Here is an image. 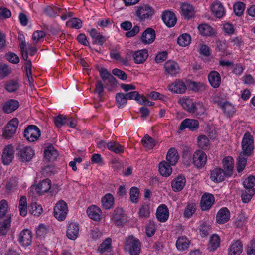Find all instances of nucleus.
Masks as SVG:
<instances>
[{"mask_svg": "<svg viewBox=\"0 0 255 255\" xmlns=\"http://www.w3.org/2000/svg\"><path fill=\"white\" fill-rule=\"evenodd\" d=\"M250 155H246L245 153L241 152L237 163V171L238 172H242L245 167L247 163V158Z\"/></svg>", "mask_w": 255, "mask_h": 255, "instance_id": "45", "label": "nucleus"}, {"mask_svg": "<svg viewBox=\"0 0 255 255\" xmlns=\"http://www.w3.org/2000/svg\"><path fill=\"white\" fill-rule=\"evenodd\" d=\"M17 241L24 248L30 246L32 241V233L28 229L21 230L17 235Z\"/></svg>", "mask_w": 255, "mask_h": 255, "instance_id": "6", "label": "nucleus"}, {"mask_svg": "<svg viewBox=\"0 0 255 255\" xmlns=\"http://www.w3.org/2000/svg\"><path fill=\"white\" fill-rule=\"evenodd\" d=\"M242 251V245L239 241H236L230 246L228 255H240Z\"/></svg>", "mask_w": 255, "mask_h": 255, "instance_id": "38", "label": "nucleus"}, {"mask_svg": "<svg viewBox=\"0 0 255 255\" xmlns=\"http://www.w3.org/2000/svg\"><path fill=\"white\" fill-rule=\"evenodd\" d=\"M11 225V220L8 217L0 222V233L2 235H6L8 232Z\"/></svg>", "mask_w": 255, "mask_h": 255, "instance_id": "49", "label": "nucleus"}, {"mask_svg": "<svg viewBox=\"0 0 255 255\" xmlns=\"http://www.w3.org/2000/svg\"><path fill=\"white\" fill-rule=\"evenodd\" d=\"M66 24L68 26L76 29H80L82 26L81 20L77 18H71L67 22Z\"/></svg>", "mask_w": 255, "mask_h": 255, "instance_id": "58", "label": "nucleus"}, {"mask_svg": "<svg viewBox=\"0 0 255 255\" xmlns=\"http://www.w3.org/2000/svg\"><path fill=\"white\" fill-rule=\"evenodd\" d=\"M162 19L165 25L168 27H173L177 22V18L175 14L169 10L163 12Z\"/></svg>", "mask_w": 255, "mask_h": 255, "instance_id": "20", "label": "nucleus"}, {"mask_svg": "<svg viewBox=\"0 0 255 255\" xmlns=\"http://www.w3.org/2000/svg\"><path fill=\"white\" fill-rule=\"evenodd\" d=\"M230 213L229 210L225 207L222 208L218 212L216 215V221L219 224H224L229 221Z\"/></svg>", "mask_w": 255, "mask_h": 255, "instance_id": "26", "label": "nucleus"}, {"mask_svg": "<svg viewBox=\"0 0 255 255\" xmlns=\"http://www.w3.org/2000/svg\"><path fill=\"white\" fill-rule=\"evenodd\" d=\"M213 14L217 18H221L225 14V10L222 4L218 1L214 2L210 6Z\"/></svg>", "mask_w": 255, "mask_h": 255, "instance_id": "29", "label": "nucleus"}, {"mask_svg": "<svg viewBox=\"0 0 255 255\" xmlns=\"http://www.w3.org/2000/svg\"><path fill=\"white\" fill-rule=\"evenodd\" d=\"M116 102L119 108H121L125 107L127 103V98L126 95L122 93L117 94L116 96Z\"/></svg>", "mask_w": 255, "mask_h": 255, "instance_id": "53", "label": "nucleus"}, {"mask_svg": "<svg viewBox=\"0 0 255 255\" xmlns=\"http://www.w3.org/2000/svg\"><path fill=\"white\" fill-rule=\"evenodd\" d=\"M67 204L63 200L58 201L54 207L53 216L59 221H64L68 214Z\"/></svg>", "mask_w": 255, "mask_h": 255, "instance_id": "3", "label": "nucleus"}, {"mask_svg": "<svg viewBox=\"0 0 255 255\" xmlns=\"http://www.w3.org/2000/svg\"><path fill=\"white\" fill-rule=\"evenodd\" d=\"M155 37V31L151 28H148L142 33L141 41L144 44H150L154 41Z\"/></svg>", "mask_w": 255, "mask_h": 255, "instance_id": "21", "label": "nucleus"}, {"mask_svg": "<svg viewBox=\"0 0 255 255\" xmlns=\"http://www.w3.org/2000/svg\"><path fill=\"white\" fill-rule=\"evenodd\" d=\"M196 102L193 98L188 96H183L178 100V103L183 108L190 113L194 112V107L195 106Z\"/></svg>", "mask_w": 255, "mask_h": 255, "instance_id": "15", "label": "nucleus"}, {"mask_svg": "<svg viewBox=\"0 0 255 255\" xmlns=\"http://www.w3.org/2000/svg\"><path fill=\"white\" fill-rule=\"evenodd\" d=\"M14 147L11 144L7 145L4 147L2 155V161L4 165H8L11 162L14 157Z\"/></svg>", "mask_w": 255, "mask_h": 255, "instance_id": "14", "label": "nucleus"}, {"mask_svg": "<svg viewBox=\"0 0 255 255\" xmlns=\"http://www.w3.org/2000/svg\"><path fill=\"white\" fill-rule=\"evenodd\" d=\"M186 180L184 176L178 175L171 182V187L173 191H181L185 186Z\"/></svg>", "mask_w": 255, "mask_h": 255, "instance_id": "16", "label": "nucleus"}, {"mask_svg": "<svg viewBox=\"0 0 255 255\" xmlns=\"http://www.w3.org/2000/svg\"><path fill=\"white\" fill-rule=\"evenodd\" d=\"M125 249L128 251L130 255H139L141 251V243L133 236H129L126 239Z\"/></svg>", "mask_w": 255, "mask_h": 255, "instance_id": "2", "label": "nucleus"}, {"mask_svg": "<svg viewBox=\"0 0 255 255\" xmlns=\"http://www.w3.org/2000/svg\"><path fill=\"white\" fill-rule=\"evenodd\" d=\"M199 126V123L198 120L186 118L181 123L179 129L183 130L185 129H188L191 131H195L198 128Z\"/></svg>", "mask_w": 255, "mask_h": 255, "instance_id": "12", "label": "nucleus"}, {"mask_svg": "<svg viewBox=\"0 0 255 255\" xmlns=\"http://www.w3.org/2000/svg\"><path fill=\"white\" fill-rule=\"evenodd\" d=\"M222 165L227 176H231L234 167V161L233 157L230 156L224 157L222 160Z\"/></svg>", "mask_w": 255, "mask_h": 255, "instance_id": "24", "label": "nucleus"}, {"mask_svg": "<svg viewBox=\"0 0 255 255\" xmlns=\"http://www.w3.org/2000/svg\"><path fill=\"white\" fill-rule=\"evenodd\" d=\"M179 154L174 148H170L166 155V161L171 165L175 166L179 160Z\"/></svg>", "mask_w": 255, "mask_h": 255, "instance_id": "31", "label": "nucleus"}, {"mask_svg": "<svg viewBox=\"0 0 255 255\" xmlns=\"http://www.w3.org/2000/svg\"><path fill=\"white\" fill-rule=\"evenodd\" d=\"M194 112L192 114H195L197 116H201L206 113V108L202 103L196 102L194 107Z\"/></svg>", "mask_w": 255, "mask_h": 255, "instance_id": "54", "label": "nucleus"}, {"mask_svg": "<svg viewBox=\"0 0 255 255\" xmlns=\"http://www.w3.org/2000/svg\"><path fill=\"white\" fill-rule=\"evenodd\" d=\"M142 143L147 150L152 149L157 144V142L148 135L142 138Z\"/></svg>", "mask_w": 255, "mask_h": 255, "instance_id": "43", "label": "nucleus"}, {"mask_svg": "<svg viewBox=\"0 0 255 255\" xmlns=\"http://www.w3.org/2000/svg\"><path fill=\"white\" fill-rule=\"evenodd\" d=\"M168 90L173 93L183 94L187 90V86L185 83L180 80H176L168 86Z\"/></svg>", "mask_w": 255, "mask_h": 255, "instance_id": "11", "label": "nucleus"}, {"mask_svg": "<svg viewBox=\"0 0 255 255\" xmlns=\"http://www.w3.org/2000/svg\"><path fill=\"white\" fill-rule=\"evenodd\" d=\"M154 14L153 9L147 5L139 7L136 11V15L141 20H144L151 17Z\"/></svg>", "mask_w": 255, "mask_h": 255, "instance_id": "13", "label": "nucleus"}, {"mask_svg": "<svg viewBox=\"0 0 255 255\" xmlns=\"http://www.w3.org/2000/svg\"><path fill=\"white\" fill-rule=\"evenodd\" d=\"M102 207L105 209H110L114 203V198L112 194H106L101 199Z\"/></svg>", "mask_w": 255, "mask_h": 255, "instance_id": "40", "label": "nucleus"}, {"mask_svg": "<svg viewBox=\"0 0 255 255\" xmlns=\"http://www.w3.org/2000/svg\"><path fill=\"white\" fill-rule=\"evenodd\" d=\"M100 74L101 78L104 80H108L109 82L112 83H115V78L106 69L101 68L100 70Z\"/></svg>", "mask_w": 255, "mask_h": 255, "instance_id": "59", "label": "nucleus"}, {"mask_svg": "<svg viewBox=\"0 0 255 255\" xmlns=\"http://www.w3.org/2000/svg\"><path fill=\"white\" fill-rule=\"evenodd\" d=\"M112 239L110 238L106 239L99 246L98 251L103 253L105 252H109L111 249Z\"/></svg>", "mask_w": 255, "mask_h": 255, "instance_id": "50", "label": "nucleus"}, {"mask_svg": "<svg viewBox=\"0 0 255 255\" xmlns=\"http://www.w3.org/2000/svg\"><path fill=\"white\" fill-rule=\"evenodd\" d=\"M51 187V182L50 179L46 178L40 181L37 184L31 186L30 192L32 194L42 195L48 191Z\"/></svg>", "mask_w": 255, "mask_h": 255, "instance_id": "4", "label": "nucleus"}, {"mask_svg": "<svg viewBox=\"0 0 255 255\" xmlns=\"http://www.w3.org/2000/svg\"><path fill=\"white\" fill-rule=\"evenodd\" d=\"M207 156L201 150L196 151L193 155V163L198 169L202 168L206 164Z\"/></svg>", "mask_w": 255, "mask_h": 255, "instance_id": "9", "label": "nucleus"}, {"mask_svg": "<svg viewBox=\"0 0 255 255\" xmlns=\"http://www.w3.org/2000/svg\"><path fill=\"white\" fill-rule=\"evenodd\" d=\"M196 204L194 203H188L183 212V217L185 218H191L196 211Z\"/></svg>", "mask_w": 255, "mask_h": 255, "instance_id": "42", "label": "nucleus"}, {"mask_svg": "<svg viewBox=\"0 0 255 255\" xmlns=\"http://www.w3.org/2000/svg\"><path fill=\"white\" fill-rule=\"evenodd\" d=\"M198 29L200 34L206 36H211L215 34V30L210 25L202 24L198 26Z\"/></svg>", "mask_w": 255, "mask_h": 255, "instance_id": "36", "label": "nucleus"}, {"mask_svg": "<svg viewBox=\"0 0 255 255\" xmlns=\"http://www.w3.org/2000/svg\"><path fill=\"white\" fill-rule=\"evenodd\" d=\"M53 122L57 128H60L68 123L67 117L60 115L54 118Z\"/></svg>", "mask_w": 255, "mask_h": 255, "instance_id": "56", "label": "nucleus"}, {"mask_svg": "<svg viewBox=\"0 0 255 255\" xmlns=\"http://www.w3.org/2000/svg\"><path fill=\"white\" fill-rule=\"evenodd\" d=\"M23 135L25 139L29 142L36 141L41 136V131L35 125H29L24 129Z\"/></svg>", "mask_w": 255, "mask_h": 255, "instance_id": "5", "label": "nucleus"}, {"mask_svg": "<svg viewBox=\"0 0 255 255\" xmlns=\"http://www.w3.org/2000/svg\"><path fill=\"white\" fill-rule=\"evenodd\" d=\"M21 51L23 59L25 61V69H31L32 64L29 60H28L27 51L25 47V43L22 42L21 44Z\"/></svg>", "mask_w": 255, "mask_h": 255, "instance_id": "52", "label": "nucleus"}, {"mask_svg": "<svg viewBox=\"0 0 255 255\" xmlns=\"http://www.w3.org/2000/svg\"><path fill=\"white\" fill-rule=\"evenodd\" d=\"M169 216L168 207L165 204H161L157 209L156 217L158 220L161 222H166Z\"/></svg>", "mask_w": 255, "mask_h": 255, "instance_id": "23", "label": "nucleus"}, {"mask_svg": "<svg viewBox=\"0 0 255 255\" xmlns=\"http://www.w3.org/2000/svg\"><path fill=\"white\" fill-rule=\"evenodd\" d=\"M45 33L41 30L35 31L32 35V40L34 44H37L45 37Z\"/></svg>", "mask_w": 255, "mask_h": 255, "instance_id": "64", "label": "nucleus"}, {"mask_svg": "<svg viewBox=\"0 0 255 255\" xmlns=\"http://www.w3.org/2000/svg\"><path fill=\"white\" fill-rule=\"evenodd\" d=\"M87 213L88 217L94 221H99L101 219V210L96 205H92L89 207L87 210Z\"/></svg>", "mask_w": 255, "mask_h": 255, "instance_id": "22", "label": "nucleus"}, {"mask_svg": "<svg viewBox=\"0 0 255 255\" xmlns=\"http://www.w3.org/2000/svg\"><path fill=\"white\" fill-rule=\"evenodd\" d=\"M43 212L42 206L36 202L31 204L29 207V212L36 216H40Z\"/></svg>", "mask_w": 255, "mask_h": 255, "instance_id": "51", "label": "nucleus"}, {"mask_svg": "<svg viewBox=\"0 0 255 255\" xmlns=\"http://www.w3.org/2000/svg\"><path fill=\"white\" fill-rule=\"evenodd\" d=\"M18 209L20 215L23 217H25L27 213V199L23 196H21L19 201Z\"/></svg>", "mask_w": 255, "mask_h": 255, "instance_id": "44", "label": "nucleus"}, {"mask_svg": "<svg viewBox=\"0 0 255 255\" xmlns=\"http://www.w3.org/2000/svg\"><path fill=\"white\" fill-rule=\"evenodd\" d=\"M19 106L18 101L10 99L5 102L3 105V110L6 113H10L16 110Z\"/></svg>", "mask_w": 255, "mask_h": 255, "instance_id": "32", "label": "nucleus"}, {"mask_svg": "<svg viewBox=\"0 0 255 255\" xmlns=\"http://www.w3.org/2000/svg\"><path fill=\"white\" fill-rule=\"evenodd\" d=\"M108 149L116 154L124 152V147L115 141H109Z\"/></svg>", "mask_w": 255, "mask_h": 255, "instance_id": "46", "label": "nucleus"}, {"mask_svg": "<svg viewBox=\"0 0 255 255\" xmlns=\"http://www.w3.org/2000/svg\"><path fill=\"white\" fill-rule=\"evenodd\" d=\"M164 68L166 73L171 76H175L180 72L178 64L174 61L168 60L165 62Z\"/></svg>", "mask_w": 255, "mask_h": 255, "instance_id": "19", "label": "nucleus"}, {"mask_svg": "<svg viewBox=\"0 0 255 255\" xmlns=\"http://www.w3.org/2000/svg\"><path fill=\"white\" fill-rule=\"evenodd\" d=\"M215 202V197L211 193H205L201 198L200 202L201 209L203 211L209 210Z\"/></svg>", "mask_w": 255, "mask_h": 255, "instance_id": "10", "label": "nucleus"}, {"mask_svg": "<svg viewBox=\"0 0 255 255\" xmlns=\"http://www.w3.org/2000/svg\"><path fill=\"white\" fill-rule=\"evenodd\" d=\"M102 236V232L97 228L91 229L89 232V239L95 241L100 239Z\"/></svg>", "mask_w": 255, "mask_h": 255, "instance_id": "60", "label": "nucleus"}, {"mask_svg": "<svg viewBox=\"0 0 255 255\" xmlns=\"http://www.w3.org/2000/svg\"><path fill=\"white\" fill-rule=\"evenodd\" d=\"M57 150L52 146H48L44 149V157L49 161H54L58 157Z\"/></svg>", "mask_w": 255, "mask_h": 255, "instance_id": "33", "label": "nucleus"}, {"mask_svg": "<svg viewBox=\"0 0 255 255\" xmlns=\"http://www.w3.org/2000/svg\"><path fill=\"white\" fill-rule=\"evenodd\" d=\"M190 243V240L186 236H182L177 240L176 246L179 251H184L188 249Z\"/></svg>", "mask_w": 255, "mask_h": 255, "instance_id": "34", "label": "nucleus"}, {"mask_svg": "<svg viewBox=\"0 0 255 255\" xmlns=\"http://www.w3.org/2000/svg\"><path fill=\"white\" fill-rule=\"evenodd\" d=\"M150 214L149 206L148 205H142L138 212L139 216L141 218H148Z\"/></svg>", "mask_w": 255, "mask_h": 255, "instance_id": "63", "label": "nucleus"}, {"mask_svg": "<svg viewBox=\"0 0 255 255\" xmlns=\"http://www.w3.org/2000/svg\"><path fill=\"white\" fill-rule=\"evenodd\" d=\"M148 57V52L146 49H142L135 52L133 54L134 62L141 64L145 62Z\"/></svg>", "mask_w": 255, "mask_h": 255, "instance_id": "28", "label": "nucleus"}, {"mask_svg": "<svg viewBox=\"0 0 255 255\" xmlns=\"http://www.w3.org/2000/svg\"><path fill=\"white\" fill-rule=\"evenodd\" d=\"M220 242V237L217 234H213L210 238L208 249L210 251L216 250L219 247Z\"/></svg>", "mask_w": 255, "mask_h": 255, "instance_id": "37", "label": "nucleus"}, {"mask_svg": "<svg viewBox=\"0 0 255 255\" xmlns=\"http://www.w3.org/2000/svg\"><path fill=\"white\" fill-rule=\"evenodd\" d=\"M197 144L200 148L205 150L209 148L210 146V142L208 138L204 135H201L198 136Z\"/></svg>", "mask_w": 255, "mask_h": 255, "instance_id": "47", "label": "nucleus"}, {"mask_svg": "<svg viewBox=\"0 0 255 255\" xmlns=\"http://www.w3.org/2000/svg\"><path fill=\"white\" fill-rule=\"evenodd\" d=\"M4 87L9 92H13L18 89L19 84L17 80H9L6 82Z\"/></svg>", "mask_w": 255, "mask_h": 255, "instance_id": "48", "label": "nucleus"}, {"mask_svg": "<svg viewBox=\"0 0 255 255\" xmlns=\"http://www.w3.org/2000/svg\"><path fill=\"white\" fill-rule=\"evenodd\" d=\"M217 104L226 114L230 116L234 113L235 108L234 106L229 102L218 101Z\"/></svg>", "mask_w": 255, "mask_h": 255, "instance_id": "39", "label": "nucleus"}, {"mask_svg": "<svg viewBox=\"0 0 255 255\" xmlns=\"http://www.w3.org/2000/svg\"><path fill=\"white\" fill-rule=\"evenodd\" d=\"M50 228L44 224H39L35 230L36 238L40 239H43L49 233Z\"/></svg>", "mask_w": 255, "mask_h": 255, "instance_id": "35", "label": "nucleus"}, {"mask_svg": "<svg viewBox=\"0 0 255 255\" xmlns=\"http://www.w3.org/2000/svg\"><path fill=\"white\" fill-rule=\"evenodd\" d=\"M172 165L166 161H161L158 165V170L160 175L164 177H169L172 173Z\"/></svg>", "mask_w": 255, "mask_h": 255, "instance_id": "25", "label": "nucleus"}, {"mask_svg": "<svg viewBox=\"0 0 255 255\" xmlns=\"http://www.w3.org/2000/svg\"><path fill=\"white\" fill-rule=\"evenodd\" d=\"M254 140L253 136L250 133H246L242 141L241 152L245 153L246 155H251L254 149Z\"/></svg>", "mask_w": 255, "mask_h": 255, "instance_id": "7", "label": "nucleus"}, {"mask_svg": "<svg viewBox=\"0 0 255 255\" xmlns=\"http://www.w3.org/2000/svg\"><path fill=\"white\" fill-rule=\"evenodd\" d=\"M191 42V36L187 33L181 34L177 38V43L181 47H185L189 46Z\"/></svg>", "mask_w": 255, "mask_h": 255, "instance_id": "41", "label": "nucleus"}, {"mask_svg": "<svg viewBox=\"0 0 255 255\" xmlns=\"http://www.w3.org/2000/svg\"><path fill=\"white\" fill-rule=\"evenodd\" d=\"M255 193L254 189L245 190L242 194V200L244 203H248Z\"/></svg>", "mask_w": 255, "mask_h": 255, "instance_id": "61", "label": "nucleus"}, {"mask_svg": "<svg viewBox=\"0 0 255 255\" xmlns=\"http://www.w3.org/2000/svg\"><path fill=\"white\" fill-rule=\"evenodd\" d=\"M208 77L210 84L213 88H217L220 86L221 79L220 75L218 72L216 71L211 72Z\"/></svg>", "mask_w": 255, "mask_h": 255, "instance_id": "27", "label": "nucleus"}, {"mask_svg": "<svg viewBox=\"0 0 255 255\" xmlns=\"http://www.w3.org/2000/svg\"><path fill=\"white\" fill-rule=\"evenodd\" d=\"M235 14L238 16H241L245 10V5L242 2H236L233 6Z\"/></svg>", "mask_w": 255, "mask_h": 255, "instance_id": "62", "label": "nucleus"}, {"mask_svg": "<svg viewBox=\"0 0 255 255\" xmlns=\"http://www.w3.org/2000/svg\"><path fill=\"white\" fill-rule=\"evenodd\" d=\"M129 195L131 202L136 203L138 202L139 200L140 190L136 187H132L130 190Z\"/></svg>", "mask_w": 255, "mask_h": 255, "instance_id": "55", "label": "nucleus"}, {"mask_svg": "<svg viewBox=\"0 0 255 255\" xmlns=\"http://www.w3.org/2000/svg\"><path fill=\"white\" fill-rule=\"evenodd\" d=\"M16 151L18 160L23 163L30 161L35 155L34 150L29 146L20 145L17 147Z\"/></svg>", "mask_w": 255, "mask_h": 255, "instance_id": "1", "label": "nucleus"}, {"mask_svg": "<svg viewBox=\"0 0 255 255\" xmlns=\"http://www.w3.org/2000/svg\"><path fill=\"white\" fill-rule=\"evenodd\" d=\"M111 220L117 225H122L125 222L122 208H117L114 210Z\"/></svg>", "mask_w": 255, "mask_h": 255, "instance_id": "30", "label": "nucleus"}, {"mask_svg": "<svg viewBox=\"0 0 255 255\" xmlns=\"http://www.w3.org/2000/svg\"><path fill=\"white\" fill-rule=\"evenodd\" d=\"M243 185L246 190L254 189L255 185V177L250 176L243 181Z\"/></svg>", "mask_w": 255, "mask_h": 255, "instance_id": "57", "label": "nucleus"}, {"mask_svg": "<svg viewBox=\"0 0 255 255\" xmlns=\"http://www.w3.org/2000/svg\"><path fill=\"white\" fill-rule=\"evenodd\" d=\"M79 230L78 224L75 222L70 223L66 230V235L68 238L71 240H75L78 237Z\"/></svg>", "mask_w": 255, "mask_h": 255, "instance_id": "18", "label": "nucleus"}, {"mask_svg": "<svg viewBox=\"0 0 255 255\" xmlns=\"http://www.w3.org/2000/svg\"><path fill=\"white\" fill-rule=\"evenodd\" d=\"M196 11L195 7L188 2H182L180 6V13L186 20L195 17Z\"/></svg>", "mask_w": 255, "mask_h": 255, "instance_id": "8", "label": "nucleus"}, {"mask_svg": "<svg viewBox=\"0 0 255 255\" xmlns=\"http://www.w3.org/2000/svg\"><path fill=\"white\" fill-rule=\"evenodd\" d=\"M227 176L226 172L220 168H215L211 171L210 179L215 182L219 183L224 180Z\"/></svg>", "mask_w": 255, "mask_h": 255, "instance_id": "17", "label": "nucleus"}]
</instances>
